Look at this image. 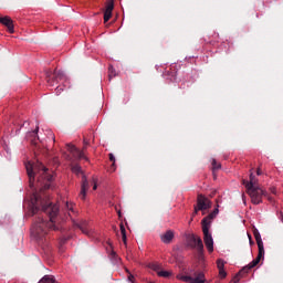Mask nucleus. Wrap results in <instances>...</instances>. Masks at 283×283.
Here are the masks:
<instances>
[{"label":"nucleus","instance_id":"f257e3e1","mask_svg":"<svg viewBox=\"0 0 283 283\" xmlns=\"http://www.w3.org/2000/svg\"><path fill=\"white\" fill-rule=\"evenodd\" d=\"M25 169L29 176L30 187H34V175L36 171H41V177L38 179L41 187L40 195L33 193L31 198L32 213L34 214L41 209L49 216V221L39 218L31 228V235L39 242V244H43L44 242H48V233H50L51 229H53V231H59V229H61V223L63 222V218L59 214V206H52L50 197L43 192L52 187L54 176L48 172V168H45L41 161H36L35 164L29 161L25 164Z\"/></svg>","mask_w":283,"mask_h":283},{"label":"nucleus","instance_id":"f03ea898","mask_svg":"<svg viewBox=\"0 0 283 283\" xmlns=\"http://www.w3.org/2000/svg\"><path fill=\"white\" fill-rule=\"evenodd\" d=\"M253 235L259 249L258 256L248 265H245L242 270H240V272L237 274V277H244V275H247V273H249L251 269H255V266L260 264V260L264 258V242H262V235L260 234V231L255 229L253 231Z\"/></svg>","mask_w":283,"mask_h":283},{"label":"nucleus","instance_id":"7ed1b4c3","mask_svg":"<svg viewBox=\"0 0 283 283\" xmlns=\"http://www.w3.org/2000/svg\"><path fill=\"white\" fill-rule=\"evenodd\" d=\"M46 83L49 87H55V94L59 96L65 88L70 87V80L61 71H54L48 74Z\"/></svg>","mask_w":283,"mask_h":283},{"label":"nucleus","instance_id":"20e7f679","mask_svg":"<svg viewBox=\"0 0 283 283\" xmlns=\"http://www.w3.org/2000/svg\"><path fill=\"white\" fill-rule=\"evenodd\" d=\"M217 208L209 213L206 218L202 219L201 224H202V231H203V242L206 248L208 249L209 253H213V237L209 232V229H211V220L220 213V210Z\"/></svg>","mask_w":283,"mask_h":283},{"label":"nucleus","instance_id":"39448f33","mask_svg":"<svg viewBox=\"0 0 283 283\" xmlns=\"http://www.w3.org/2000/svg\"><path fill=\"white\" fill-rule=\"evenodd\" d=\"M247 193L250 196L252 205H262V198L266 196V190L260 187L250 188L247 189Z\"/></svg>","mask_w":283,"mask_h":283},{"label":"nucleus","instance_id":"423d86ee","mask_svg":"<svg viewBox=\"0 0 283 283\" xmlns=\"http://www.w3.org/2000/svg\"><path fill=\"white\" fill-rule=\"evenodd\" d=\"M177 280H181V282H187V283H207V279L205 277L203 272H196L195 276H189V275H177Z\"/></svg>","mask_w":283,"mask_h":283},{"label":"nucleus","instance_id":"0eeeda50","mask_svg":"<svg viewBox=\"0 0 283 283\" xmlns=\"http://www.w3.org/2000/svg\"><path fill=\"white\" fill-rule=\"evenodd\" d=\"M207 209H211V200L209 198L205 197V195H198L197 197V207H195V213H198V211H207Z\"/></svg>","mask_w":283,"mask_h":283},{"label":"nucleus","instance_id":"6e6552de","mask_svg":"<svg viewBox=\"0 0 283 283\" xmlns=\"http://www.w3.org/2000/svg\"><path fill=\"white\" fill-rule=\"evenodd\" d=\"M114 11V0H107L104 11V23H107L112 19V12Z\"/></svg>","mask_w":283,"mask_h":283},{"label":"nucleus","instance_id":"1a4fd4ad","mask_svg":"<svg viewBox=\"0 0 283 283\" xmlns=\"http://www.w3.org/2000/svg\"><path fill=\"white\" fill-rule=\"evenodd\" d=\"M0 23L2 25H6V28H8L10 34H14V22L12 21V18L8 15L1 17Z\"/></svg>","mask_w":283,"mask_h":283},{"label":"nucleus","instance_id":"9d476101","mask_svg":"<svg viewBox=\"0 0 283 283\" xmlns=\"http://www.w3.org/2000/svg\"><path fill=\"white\" fill-rule=\"evenodd\" d=\"M90 189V182H87V177L83 175L82 177V186H81V191H80V198L81 200H85L87 196V190Z\"/></svg>","mask_w":283,"mask_h":283},{"label":"nucleus","instance_id":"9b49d317","mask_svg":"<svg viewBox=\"0 0 283 283\" xmlns=\"http://www.w3.org/2000/svg\"><path fill=\"white\" fill-rule=\"evenodd\" d=\"M69 151L75 160H81L85 158V153L78 150V148H76L75 146H69Z\"/></svg>","mask_w":283,"mask_h":283},{"label":"nucleus","instance_id":"f8f14e48","mask_svg":"<svg viewBox=\"0 0 283 283\" xmlns=\"http://www.w3.org/2000/svg\"><path fill=\"white\" fill-rule=\"evenodd\" d=\"M175 232L174 230H167L164 234L160 235V240L161 242H164V244H171V241L175 238Z\"/></svg>","mask_w":283,"mask_h":283},{"label":"nucleus","instance_id":"ddd939ff","mask_svg":"<svg viewBox=\"0 0 283 283\" xmlns=\"http://www.w3.org/2000/svg\"><path fill=\"white\" fill-rule=\"evenodd\" d=\"M243 185L245 189H255L258 188V178L253 174H250V181L243 179Z\"/></svg>","mask_w":283,"mask_h":283},{"label":"nucleus","instance_id":"4468645a","mask_svg":"<svg viewBox=\"0 0 283 283\" xmlns=\"http://www.w3.org/2000/svg\"><path fill=\"white\" fill-rule=\"evenodd\" d=\"M119 229H120L122 240L124 244H127V231L125 230V224L120 223Z\"/></svg>","mask_w":283,"mask_h":283},{"label":"nucleus","instance_id":"2eb2a0df","mask_svg":"<svg viewBox=\"0 0 283 283\" xmlns=\"http://www.w3.org/2000/svg\"><path fill=\"white\" fill-rule=\"evenodd\" d=\"M193 242L199 251H202L205 249V244H202V239L199 237L193 238Z\"/></svg>","mask_w":283,"mask_h":283},{"label":"nucleus","instance_id":"dca6fc26","mask_svg":"<svg viewBox=\"0 0 283 283\" xmlns=\"http://www.w3.org/2000/svg\"><path fill=\"white\" fill-rule=\"evenodd\" d=\"M39 283H55L54 277L50 275H44Z\"/></svg>","mask_w":283,"mask_h":283},{"label":"nucleus","instance_id":"f3484780","mask_svg":"<svg viewBox=\"0 0 283 283\" xmlns=\"http://www.w3.org/2000/svg\"><path fill=\"white\" fill-rule=\"evenodd\" d=\"M66 209L69 210V216H70V218H72V213H73V214L76 213V212L74 211V203H72V202H66Z\"/></svg>","mask_w":283,"mask_h":283},{"label":"nucleus","instance_id":"a211bd4d","mask_svg":"<svg viewBox=\"0 0 283 283\" xmlns=\"http://www.w3.org/2000/svg\"><path fill=\"white\" fill-rule=\"evenodd\" d=\"M212 169L216 171L217 169H222V165L218 163L216 159L211 160Z\"/></svg>","mask_w":283,"mask_h":283},{"label":"nucleus","instance_id":"6ab92c4d","mask_svg":"<svg viewBox=\"0 0 283 283\" xmlns=\"http://www.w3.org/2000/svg\"><path fill=\"white\" fill-rule=\"evenodd\" d=\"M72 172L76 174V176H78V175L83 174V169L78 165H75V166H72Z\"/></svg>","mask_w":283,"mask_h":283},{"label":"nucleus","instance_id":"aec40b11","mask_svg":"<svg viewBox=\"0 0 283 283\" xmlns=\"http://www.w3.org/2000/svg\"><path fill=\"white\" fill-rule=\"evenodd\" d=\"M226 264H227V262H224V260H222V259L217 260V268L219 271L224 270Z\"/></svg>","mask_w":283,"mask_h":283},{"label":"nucleus","instance_id":"412c9836","mask_svg":"<svg viewBox=\"0 0 283 283\" xmlns=\"http://www.w3.org/2000/svg\"><path fill=\"white\" fill-rule=\"evenodd\" d=\"M108 158H109L111 163H113L112 168H113V171H115L116 170V157H114V154L111 153L108 155Z\"/></svg>","mask_w":283,"mask_h":283},{"label":"nucleus","instance_id":"4be33fe9","mask_svg":"<svg viewBox=\"0 0 283 283\" xmlns=\"http://www.w3.org/2000/svg\"><path fill=\"white\" fill-rule=\"evenodd\" d=\"M157 275H158V277H170L171 272H169V271H158Z\"/></svg>","mask_w":283,"mask_h":283},{"label":"nucleus","instance_id":"5701e85b","mask_svg":"<svg viewBox=\"0 0 283 283\" xmlns=\"http://www.w3.org/2000/svg\"><path fill=\"white\" fill-rule=\"evenodd\" d=\"M116 76V71L114 70V66L108 67V78H114Z\"/></svg>","mask_w":283,"mask_h":283},{"label":"nucleus","instance_id":"b1692460","mask_svg":"<svg viewBox=\"0 0 283 283\" xmlns=\"http://www.w3.org/2000/svg\"><path fill=\"white\" fill-rule=\"evenodd\" d=\"M149 269H151L153 271H157V273H158V271H160V264L151 263V264H149Z\"/></svg>","mask_w":283,"mask_h":283},{"label":"nucleus","instance_id":"393cba45","mask_svg":"<svg viewBox=\"0 0 283 283\" xmlns=\"http://www.w3.org/2000/svg\"><path fill=\"white\" fill-rule=\"evenodd\" d=\"M78 228L81 229L82 233H85V235L90 234V229H87V227L78 226Z\"/></svg>","mask_w":283,"mask_h":283},{"label":"nucleus","instance_id":"a878e982","mask_svg":"<svg viewBox=\"0 0 283 283\" xmlns=\"http://www.w3.org/2000/svg\"><path fill=\"white\" fill-rule=\"evenodd\" d=\"M219 277L221 280H224V277H227V271L226 270H219Z\"/></svg>","mask_w":283,"mask_h":283},{"label":"nucleus","instance_id":"bb28decb","mask_svg":"<svg viewBox=\"0 0 283 283\" xmlns=\"http://www.w3.org/2000/svg\"><path fill=\"white\" fill-rule=\"evenodd\" d=\"M128 282L134 283V275L128 272Z\"/></svg>","mask_w":283,"mask_h":283},{"label":"nucleus","instance_id":"cd10ccee","mask_svg":"<svg viewBox=\"0 0 283 283\" xmlns=\"http://www.w3.org/2000/svg\"><path fill=\"white\" fill-rule=\"evenodd\" d=\"M263 198H268L269 202H273V198L271 196H269L268 192H266V196H264Z\"/></svg>","mask_w":283,"mask_h":283},{"label":"nucleus","instance_id":"c85d7f7f","mask_svg":"<svg viewBox=\"0 0 283 283\" xmlns=\"http://www.w3.org/2000/svg\"><path fill=\"white\" fill-rule=\"evenodd\" d=\"M256 175L262 176V170L260 168L256 170Z\"/></svg>","mask_w":283,"mask_h":283},{"label":"nucleus","instance_id":"c756f323","mask_svg":"<svg viewBox=\"0 0 283 283\" xmlns=\"http://www.w3.org/2000/svg\"><path fill=\"white\" fill-rule=\"evenodd\" d=\"M248 238L250 240V244H253V241L251 240V234H248Z\"/></svg>","mask_w":283,"mask_h":283},{"label":"nucleus","instance_id":"7c9ffc66","mask_svg":"<svg viewBox=\"0 0 283 283\" xmlns=\"http://www.w3.org/2000/svg\"><path fill=\"white\" fill-rule=\"evenodd\" d=\"M97 188H98V186H96V184H94L93 190L96 191Z\"/></svg>","mask_w":283,"mask_h":283},{"label":"nucleus","instance_id":"2f4dec72","mask_svg":"<svg viewBox=\"0 0 283 283\" xmlns=\"http://www.w3.org/2000/svg\"><path fill=\"white\" fill-rule=\"evenodd\" d=\"M34 134H39V126H36Z\"/></svg>","mask_w":283,"mask_h":283},{"label":"nucleus","instance_id":"473e14b6","mask_svg":"<svg viewBox=\"0 0 283 283\" xmlns=\"http://www.w3.org/2000/svg\"><path fill=\"white\" fill-rule=\"evenodd\" d=\"M171 81H176V75H172Z\"/></svg>","mask_w":283,"mask_h":283},{"label":"nucleus","instance_id":"72a5a7b5","mask_svg":"<svg viewBox=\"0 0 283 283\" xmlns=\"http://www.w3.org/2000/svg\"><path fill=\"white\" fill-rule=\"evenodd\" d=\"M271 192H272V193H275V188H272V189H271Z\"/></svg>","mask_w":283,"mask_h":283},{"label":"nucleus","instance_id":"f704fd0d","mask_svg":"<svg viewBox=\"0 0 283 283\" xmlns=\"http://www.w3.org/2000/svg\"><path fill=\"white\" fill-rule=\"evenodd\" d=\"M238 282H240V279H238L237 281H234V283H238Z\"/></svg>","mask_w":283,"mask_h":283},{"label":"nucleus","instance_id":"c9c22d12","mask_svg":"<svg viewBox=\"0 0 283 283\" xmlns=\"http://www.w3.org/2000/svg\"><path fill=\"white\" fill-rule=\"evenodd\" d=\"M126 273H129V270H128V269H126Z\"/></svg>","mask_w":283,"mask_h":283},{"label":"nucleus","instance_id":"e433bc0d","mask_svg":"<svg viewBox=\"0 0 283 283\" xmlns=\"http://www.w3.org/2000/svg\"><path fill=\"white\" fill-rule=\"evenodd\" d=\"M118 216H119V218H120V211H118Z\"/></svg>","mask_w":283,"mask_h":283}]
</instances>
